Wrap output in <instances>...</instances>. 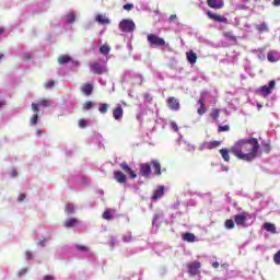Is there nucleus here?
I'll return each instance as SVG.
<instances>
[{
	"label": "nucleus",
	"instance_id": "1",
	"mask_svg": "<svg viewBox=\"0 0 280 280\" xmlns=\"http://www.w3.org/2000/svg\"><path fill=\"white\" fill-rule=\"evenodd\" d=\"M231 152L241 161H254L259 152V142L255 138L240 140L231 148Z\"/></svg>",
	"mask_w": 280,
	"mask_h": 280
},
{
	"label": "nucleus",
	"instance_id": "2",
	"mask_svg": "<svg viewBox=\"0 0 280 280\" xmlns=\"http://www.w3.org/2000/svg\"><path fill=\"white\" fill-rule=\"evenodd\" d=\"M119 30L120 32L131 33L135 32V30H137V25L135 24V21L130 19H125L120 21Z\"/></svg>",
	"mask_w": 280,
	"mask_h": 280
},
{
	"label": "nucleus",
	"instance_id": "3",
	"mask_svg": "<svg viewBox=\"0 0 280 280\" xmlns=\"http://www.w3.org/2000/svg\"><path fill=\"white\" fill-rule=\"evenodd\" d=\"M253 217L248 212H242L234 215V222L237 226H246L247 220H250Z\"/></svg>",
	"mask_w": 280,
	"mask_h": 280
},
{
	"label": "nucleus",
	"instance_id": "4",
	"mask_svg": "<svg viewBox=\"0 0 280 280\" xmlns=\"http://www.w3.org/2000/svg\"><path fill=\"white\" fill-rule=\"evenodd\" d=\"M147 38L151 47H163L165 45V39L156 36L155 34H149Z\"/></svg>",
	"mask_w": 280,
	"mask_h": 280
},
{
	"label": "nucleus",
	"instance_id": "5",
	"mask_svg": "<svg viewBox=\"0 0 280 280\" xmlns=\"http://www.w3.org/2000/svg\"><path fill=\"white\" fill-rule=\"evenodd\" d=\"M276 86V82L275 80H271L268 85H262L260 89H259V93H261V95H264V97L270 95V93H272V90L275 89Z\"/></svg>",
	"mask_w": 280,
	"mask_h": 280
},
{
	"label": "nucleus",
	"instance_id": "6",
	"mask_svg": "<svg viewBox=\"0 0 280 280\" xmlns=\"http://www.w3.org/2000/svg\"><path fill=\"white\" fill-rule=\"evenodd\" d=\"M90 69L92 71V73H96V75H102V73H106V71H108L106 69V66H102L97 62L90 65Z\"/></svg>",
	"mask_w": 280,
	"mask_h": 280
},
{
	"label": "nucleus",
	"instance_id": "7",
	"mask_svg": "<svg viewBox=\"0 0 280 280\" xmlns=\"http://www.w3.org/2000/svg\"><path fill=\"white\" fill-rule=\"evenodd\" d=\"M200 267H201L200 261H194V262L188 264L189 275H191V277H196V275H198V272H200Z\"/></svg>",
	"mask_w": 280,
	"mask_h": 280
},
{
	"label": "nucleus",
	"instance_id": "8",
	"mask_svg": "<svg viewBox=\"0 0 280 280\" xmlns=\"http://www.w3.org/2000/svg\"><path fill=\"white\" fill-rule=\"evenodd\" d=\"M62 21H63V23H66L67 25L73 24V22L75 21V13H74L73 11L67 12V13L62 16Z\"/></svg>",
	"mask_w": 280,
	"mask_h": 280
},
{
	"label": "nucleus",
	"instance_id": "9",
	"mask_svg": "<svg viewBox=\"0 0 280 280\" xmlns=\"http://www.w3.org/2000/svg\"><path fill=\"white\" fill-rule=\"evenodd\" d=\"M113 117L116 121H121L124 118V108L121 105H118L116 108L113 110Z\"/></svg>",
	"mask_w": 280,
	"mask_h": 280
},
{
	"label": "nucleus",
	"instance_id": "10",
	"mask_svg": "<svg viewBox=\"0 0 280 280\" xmlns=\"http://www.w3.org/2000/svg\"><path fill=\"white\" fill-rule=\"evenodd\" d=\"M267 60L269 62H279L280 60V52L277 50H271L267 54Z\"/></svg>",
	"mask_w": 280,
	"mask_h": 280
},
{
	"label": "nucleus",
	"instance_id": "11",
	"mask_svg": "<svg viewBox=\"0 0 280 280\" xmlns=\"http://www.w3.org/2000/svg\"><path fill=\"white\" fill-rule=\"evenodd\" d=\"M209 8H213L214 10H221V8H224V1L223 0H208Z\"/></svg>",
	"mask_w": 280,
	"mask_h": 280
},
{
	"label": "nucleus",
	"instance_id": "12",
	"mask_svg": "<svg viewBox=\"0 0 280 280\" xmlns=\"http://www.w3.org/2000/svg\"><path fill=\"white\" fill-rule=\"evenodd\" d=\"M221 143L222 142L220 141L205 142L203 144H201L200 150H213L215 148H219Z\"/></svg>",
	"mask_w": 280,
	"mask_h": 280
},
{
	"label": "nucleus",
	"instance_id": "13",
	"mask_svg": "<svg viewBox=\"0 0 280 280\" xmlns=\"http://www.w3.org/2000/svg\"><path fill=\"white\" fill-rule=\"evenodd\" d=\"M40 106H49V100L44 98V100L39 101L38 104L33 103L32 104V110L34 113H38V110H40Z\"/></svg>",
	"mask_w": 280,
	"mask_h": 280
},
{
	"label": "nucleus",
	"instance_id": "14",
	"mask_svg": "<svg viewBox=\"0 0 280 280\" xmlns=\"http://www.w3.org/2000/svg\"><path fill=\"white\" fill-rule=\"evenodd\" d=\"M167 104L168 108H171L172 110H178V108H180V103L175 97H170L167 100Z\"/></svg>",
	"mask_w": 280,
	"mask_h": 280
},
{
	"label": "nucleus",
	"instance_id": "15",
	"mask_svg": "<svg viewBox=\"0 0 280 280\" xmlns=\"http://www.w3.org/2000/svg\"><path fill=\"white\" fill-rule=\"evenodd\" d=\"M114 178L115 180H117V183H120V184H124L127 180L126 174H124L121 171H115Z\"/></svg>",
	"mask_w": 280,
	"mask_h": 280
},
{
	"label": "nucleus",
	"instance_id": "16",
	"mask_svg": "<svg viewBox=\"0 0 280 280\" xmlns=\"http://www.w3.org/2000/svg\"><path fill=\"white\" fill-rule=\"evenodd\" d=\"M121 170H124V172H126L128 175H130L131 178H137V174L135 173V171H132V168H130V166H128V164L126 162H122L120 164Z\"/></svg>",
	"mask_w": 280,
	"mask_h": 280
},
{
	"label": "nucleus",
	"instance_id": "17",
	"mask_svg": "<svg viewBox=\"0 0 280 280\" xmlns=\"http://www.w3.org/2000/svg\"><path fill=\"white\" fill-rule=\"evenodd\" d=\"M186 58L190 65H196L198 60V55H196L194 50H189L188 52H186Z\"/></svg>",
	"mask_w": 280,
	"mask_h": 280
},
{
	"label": "nucleus",
	"instance_id": "18",
	"mask_svg": "<svg viewBox=\"0 0 280 280\" xmlns=\"http://www.w3.org/2000/svg\"><path fill=\"white\" fill-rule=\"evenodd\" d=\"M80 223V221L77 218H72V219H68L63 222V226H66V229H72V226H78V224Z\"/></svg>",
	"mask_w": 280,
	"mask_h": 280
},
{
	"label": "nucleus",
	"instance_id": "19",
	"mask_svg": "<svg viewBox=\"0 0 280 280\" xmlns=\"http://www.w3.org/2000/svg\"><path fill=\"white\" fill-rule=\"evenodd\" d=\"M95 21L97 23H100L101 25H110V20L106 15H103V14L96 15Z\"/></svg>",
	"mask_w": 280,
	"mask_h": 280
},
{
	"label": "nucleus",
	"instance_id": "20",
	"mask_svg": "<svg viewBox=\"0 0 280 280\" xmlns=\"http://www.w3.org/2000/svg\"><path fill=\"white\" fill-rule=\"evenodd\" d=\"M165 194V187L160 186L159 189H156L152 196V200H159L160 198H163V195Z\"/></svg>",
	"mask_w": 280,
	"mask_h": 280
},
{
	"label": "nucleus",
	"instance_id": "21",
	"mask_svg": "<svg viewBox=\"0 0 280 280\" xmlns=\"http://www.w3.org/2000/svg\"><path fill=\"white\" fill-rule=\"evenodd\" d=\"M151 173H152V168L150 167V164L141 165L140 174H142V176H150Z\"/></svg>",
	"mask_w": 280,
	"mask_h": 280
},
{
	"label": "nucleus",
	"instance_id": "22",
	"mask_svg": "<svg viewBox=\"0 0 280 280\" xmlns=\"http://www.w3.org/2000/svg\"><path fill=\"white\" fill-rule=\"evenodd\" d=\"M81 92L84 95H91V93H93V85L92 84H84L81 86Z\"/></svg>",
	"mask_w": 280,
	"mask_h": 280
},
{
	"label": "nucleus",
	"instance_id": "23",
	"mask_svg": "<svg viewBox=\"0 0 280 280\" xmlns=\"http://www.w3.org/2000/svg\"><path fill=\"white\" fill-rule=\"evenodd\" d=\"M184 242H189V243H192V242H196V235L191 234V233H185L182 235Z\"/></svg>",
	"mask_w": 280,
	"mask_h": 280
},
{
	"label": "nucleus",
	"instance_id": "24",
	"mask_svg": "<svg viewBox=\"0 0 280 280\" xmlns=\"http://www.w3.org/2000/svg\"><path fill=\"white\" fill-rule=\"evenodd\" d=\"M199 104V108L197 109L198 115H205V113H207V108H205V101L202 98H200L198 101Z\"/></svg>",
	"mask_w": 280,
	"mask_h": 280
},
{
	"label": "nucleus",
	"instance_id": "25",
	"mask_svg": "<svg viewBox=\"0 0 280 280\" xmlns=\"http://www.w3.org/2000/svg\"><path fill=\"white\" fill-rule=\"evenodd\" d=\"M264 229L268 231V233H277V228L272 223H265Z\"/></svg>",
	"mask_w": 280,
	"mask_h": 280
},
{
	"label": "nucleus",
	"instance_id": "26",
	"mask_svg": "<svg viewBox=\"0 0 280 280\" xmlns=\"http://www.w3.org/2000/svg\"><path fill=\"white\" fill-rule=\"evenodd\" d=\"M220 154L223 161L229 162L231 160V156L229 155V149H221Z\"/></svg>",
	"mask_w": 280,
	"mask_h": 280
},
{
	"label": "nucleus",
	"instance_id": "27",
	"mask_svg": "<svg viewBox=\"0 0 280 280\" xmlns=\"http://www.w3.org/2000/svg\"><path fill=\"white\" fill-rule=\"evenodd\" d=\"M59 65H67V62H71V57L67 55H62L58 58Z\"/></svg>",
	"mask_w": 280,
	"mask_h": 280
},
{
	"label": "nucleus",
	"instance_id": "28",
	"mask_svg": "<svg viewBox=\"0 0 280 280\" xmlns=\"http://www.w3.org/2000/svg\"><path fill=\"white\" fill-rule=\"evenodd\" d=\"M152 165L155 170V174H158V176H161V163H159V161L156 160H153Z\"/></svg>",
	"mask_w": 280,
	"mask_h": 280
},
{
	"label": "nucleus",
	"instance_id": "29",
	"mask_svg": "<svg viewBox=\"0 0 280 280\" xmlns=\"http://www.w3.org/2000/svg\"><path fill=\"white\" fill-rule=\"evenodd\" d=\"M66 213L68 215H71V213H75V206H73V203H68L66 206Z\"/></svg>",
	"mask_w": 280,
	"mask_h": 280
},
{
	"label": "nucleus",
	"instance_id": "30",
	"mask_svg": "<svg viewBox=\"0 0 280 280\" xmlns=\"http://www.w3.org/2000/svg\"><path fill=\"white\" fill-rule=\"evenodd\" d=\"M100 52L103 54V56H108V54H110V48L108 45H103L100 48Z\"/></svg>",
	"mask_w": 280,
	"mask_h": 280
},
{
	"label": "nucleus",
	"instance_id": "31",
	"mask_svg": "<svg viewBox=\"0 0 280 280\" xmlns=\"http://www.w3.org/2000/svg\"><path fill=\"white\" fill-rule=\"evenodd\" d=\"M256 30L258 32H268V24H266L265 22L261 24L256 25Z\"/></svg>",
	"mask_w": 280,
	"mask_h": 280
},
{
	"label": "nucleus",
	"instance_id": "32",
	"mask_svg": "<svg viewBox=\"0 0 280 280\" xmlns=\"http://www.w3.org/2000/svg\"><path fill=\"white\" fill-rule=\"evenodd\" d=\"M30 124L31 126H36V124H38V112H35V114L31 117Z\"/></svg>",
	"mask_w": 280,
	"mask_h": 280
},
{
	"label": "nucleus",
	"instance_id": "33",
	"mask_svg": "<svg viewBox=\"0 0 280 280\" xmlns=\"http://www.w3.org/2000/svg\"><path fill=\"white\" fill-rule=\"evenodd\" d=\"M225 229H228V230L235 229V222L232 219L226 220Z\"/></svg>",
	"mask_w": 280,
	"mask_h": 280
},
{
	"label": "nucleus",
	"instance_id": "34",
	"mask_svg": "<svg viewBox=\"0 0 280 280\" xmlns=\"http://www.w3.org/2000/svg\"><path fill=\"white\" fill-rule=\"evenodd\" d=\"M103 219L104 220H113V212H110V210H105L103 213Z\"/></svg>",
	"mask_w": 280,
	"mask_h": 280
},
{
	"label": "nucleus",
	"instance_id": "35",
	"mask_svg": "<svg viewBox=\"0 0 280 280\" xmlns=\"http://www.w3.org/2000/svg\"><path fill=\"white\" fill-rule=\"evenodd\" d=\"M98 110H100V113H102V115H105V113H108V104L102 103Z\"/></svg>",
	"mask_w": 280,
	"mask_h": 280
},
{
	"label": "nucleus",
	"instance_id": "36",
	"mask_svg": "<svg viewBox=\"0 0 280 280\" xmlns=\"http://www.w3.org/2000/svg\"><path fill=\"white\" fill-rule=\"evenodd\" d=\"M273 261H275V264H277L278 266H280V250L275 254V256H273Z\"/></svg>",
	"mask_w": 280,
	"mask_h": 280
},
{
	"label": "nucleus",
	"instance_id": "37",
	"mask_svg": "<svg viewBox=\"0 0 280 280\" xmlns=\"http://www.w3.org/2000/svg\"><path fill=\"white\" fill-rule=\"evenodd\" d=\"M124 242H132V234L127 233L126 235L122 236Z\"/></svg>",
	"mask_w": 280,
	"mask_h": 280
},
{
	"label": "nucleus",
	"instance_id": "38",
	"mask_svg": "<svg viewBox=\"0 0 280 280\" xmlns=\"http://www.w3.org/2000/svg\"><path fill=\"white\" fill-rule=\"evenodd\" d=\"M55 85H56V82L54 81H48L44 84L45 89H54Z\"/></svg>",
	"mask_w": 280,
	"mask_h": 280
},
{
	"label": "nucleus",
	"instance_id": "39",
	"mask_svg": "<svg viewBox=\"0 0 280 280\" xmlns=\"http://www.w3.org/2000/svg\"><path fill=\"white\" fill-rule=\"evenodd\" d=\"M217 21L218 23H228L226 18L222 16V15H217Z\"/></svg>",
	"mask_w": 280,
	"mask_h": 280
},
{
	"label": "nucleus",
	"instance_id": "40",
	"mask_svg": "<svg viewBox=\"0 0 280 280\" xmlns=\"http://www.w3.org/2000/svg\"><path fill=\"white\" fill-rule=\"evenodd\" d=\"M211 117H212V119H218L220 117V110L219 109H214L211 113Z\"/></svg>",
	"mask_w": 280,
	"mask_h": 280
},
{
	"label": "nucleus",
	"instance_id": "41",
	"mask_svg": "<svg viewBox=\"0 0 280 280\" xmlns=\"http://www.w3.org/2000/svg\"><path fill=\"white\" fill-rule=\"evenodd\" d=\"M84 110H91V108H93V102H86L83 105Z\"/></svg>",
	"mask_w": 280,
	"mask_h": 280
},
{
	"label": "nucleus",
	"instance_id": "42",
	"mask_svg": "<svg viewBox=\"0 0 280 280\" xmlns=\"http://www.w3.org/2000/svg\"><path fill=\"white\" fill-rule=\"evenodd\" d=\"M207 14H208L209 19H211L212 21H217L218 14H215L211 11H208Z\"/></svg>",
	"mask_w": 280,
	"mask_h": 280
},
{
	"label": "nucleus",
	"instance_id": "43",
	"mask_svg": "<svg viewBox=\"0 0 280 280\" xmlns=\"http://www.w3.org/2000/svg\"><path fill=\"white\" fill-rule=\"evenodd\" d=\"M170 126L175 132H178V125L175 121H171Z\"/></svg>",
	"mask_w": 280,
	"mask_h": 280
},
{
	"label": "nucleus",
	"instance_id": "44",
	"mask_svg": "<svg viewBox=\"0 0 280 280\" xmlns=\"http://www.w3.org/2000/svg\"><path fill=\"white\" fill-rule=\"evenodd\" d=\"M25 259L27 260L34 259V254L30 250L25 252Z\"/></svg>",
	"mask_w": 280,
	"mask_h": 280
},
{
	"label": "nucleus",
	"instance_id": "45",
	"mask_svg": "<svg viewBox=\"0 0 280 280\" xmlns=\"http://www.w3.org/2000/svg\"><path fill=\"white\" fill-rule=\"evenodd\" d=\"M132 8H135V4H132V3H127L124 5V10H126L127 12H130V10H132Z\"/></svg>",
	"mask_w": 280,
	"mask_h": 280
},
{
	"label": "nucleus",
	"instance_id": "46",
	"mask_svg": "<svg viewBox=\"0 0 280 280\" xmlns=\"http://www.w3.org/2000/svg\"><path fill=\"white\" fill-rule=\"evenodd\" d=\"M79 127H80V128H86V120L80 119V120H79Z\"/></svg>",
	"mask_w": 280,
	"mask_h": 280
},
{
	"label": "nucleus",
	"instance_id": "47",
	"mask_svg": "<svg viewBox=\"0 0 280 280\" xmlns=\"http://www.w3.org/2000/svg\"><path fill=\"white\" fill-rule=\"evenodd\" d=\"M219 130H220V132H226V131H229V126H228V125H225V126H220V127H219Z\"/></svg>",
	"mask_w": 280,
	"mask_h": 280
},
{
	"label": "nucleus",
	"instance_id": "48",
	"mask_svg": "<svg viewBox=\"0 0 280 280\" xmlns=\"http://www.w3.org/2000/svg\"><path fill=\"white\" fill-rule=\"evenodd\" d=\"M176 19H178V16L176 14H173L168 18L170 23H173V21H176Z\"/></svg>",
	"mask_w": 280,
	"mask_h": 280
},
{
	"label": "nucleus",
	"instance_id": "49",
	"mask_svg": "<svg viewBox=\"0 0 280 280\" xmlns=\"http://www.w3.org/2000/svg\"><path fill=\"white\" fill-rule=\"evenodd\" d=\"M26 272H27V268L20 270L19 277H23V275H25Z\"/></svg>",
	"mask_w": 280,
	"mask_h": 280
},
{
	"label": "nucleus",
	"instance_id": "50",
	"mask_svg": "<svg viewBox=\"0 0 280 280\" xmlns=\"http://www.w3.org/2000/svg\"><path fill=\"white\" fill-rule=\"evenodd\" d=\"M159 218H161V214H155L153 218V224H156V222L159 221Z\"/></svg>",
	"mask_w": 280,
	"mask_h": 280
},
{
	"label": "nucleus",
	"instance_id": "51",
	"mask_svg": "<svg viewBox=\"0 0 280 280\" xmlns=\"http://www.w3.org/2000/svg\"><path fill=\"white\" fill-rule=\"evenodd\" d=\"M19 202H23L25 200V195H20L18 198Z\"/></svg>",
	"mask_w": 280,
	"mask_h": 280
},
{
	"label": "nucleus",
	"instance_id": "52",
	"mask_svg": "<svg viewBox=\"0 0 280 280\" xmlns=\"http://www.w3.org/2000/svg\"><path fill=\"white\" fill-rule=\"evenodd\" d=\"M196 150V147L188 144V152H194Z\"/></svg>",
	"mask_w": 280,
	"mask_h": 280
},
{
	"label": "nucleus",
	"instance_id": "53",
	"mask_svg": "<svg viewBox=\"0 0 280 280\" xmlns=\"http://www.w3.org/2000/svg\"><path fill=\"white\" fill-rule=\"evenodd\" d=\"M212 268H220V262L214 261V262L212 264Z\"/></svg>",
	"mask_w": 280,
	"mask_h": 280
},
{
	"label": "nucleus",
	"instance_id": "54",
	"mask_svg": "<svg viewBox=\"0 0 280 280\" xmlns=\"http://www.w3.org/2000/svg\"><path fill=\"white\" fill-rule=\"evenodd\" d=\"M273 5H276V8H278L280 5V0H273Z\"/></svg>",
	"mask_w": 280,
	"mask_h": 280
},
{
	"label": "nucleus",
	"instance_id": "55",
	"mask_svg": "<svg viewBox=\"0 0 280 280\" xmlns=\"http://www.w3.org/2000/svg\"><path fill=\"white\" fill-rule=\"evenodd\" d=\"M44 280H54V277H52V276H46V277L44 278Z\"/></svg>",
	"mask_w": 280,
	"mask_h": 280
},
{
	"label": "nucleus",
	"instance_id": "56",
	"mask_svg": "<svg viewBox=\"0 0 280 280\" xmlns=\"http://www.w3.org/2000/svg\"><path fill=\"white\" fill-rule=\"evenodd\" d=\"M24 58H25L26 60H30V59L32 58V56H31L30 54H26V55H24Z\"/></svg>",
	"mask_w": 280,
	"mask_h": 280
},
{
	"label": "nucleus",
	"instance_id": "57",
	"mask_svg": "<svg viewBox=\"0 0 280 280\" xmlns=\"http://www.w3.org/2000/svg\"><path fill=\"white\" fill-rule=\"evenodd\" d=\"M79 250H86L85 246H78Z\"/></svg>",
	"mask_w": 280,
	"mask_h": 280
},
{
	"label": "nucleus",
	"instance_id": "58",
	"mask_svg": "<svg viewBox=\"0 0 280 280\" xmlns=\"http://www.w3.org/2000/svg\"><path fill=\"white\" fill-rule=\"evenodd\" d=\"M16 174H18V173H16V170H13V171H12V176L14 177V176H16Z\"/></svg>",
	"mask_w": 280,
	"mask_h": 280
},
{
	"label": "nucleus",
	"instance_id": "59",
	"mask_svg": "<svg viewBox=\"0 0 280 280\" xmlns=\"http://www.w3.org/2000/svg\"><path fill=\"white\" fill-rule=\"evenodd\" d=\"M3 106H5L4 102H0V108H3Z\"/></svg>",
	"mask_w": 280,
	"mask_h": 280
},
{
	"label": "nucleus",
	"instance_id": "60",
	"mask_svg": "<svg viewBox=\"0 0 280 280\" xmlns=\"http://www.w3.org/2000/svg\"><path fill=\"white\" fill-rule=\"evenodd\" d=\"M257 108H264V105L257 104Z\"/></svg>",
	"mask_w": 280,
	"mask_h": 280
},
{
	"label": "nucleus",
	"instance_id": "61",
	"mask_svg": "<svg viewBox=\"0 0 280 280\" xmlns=\"http://www.w3.org/2000/svg\"><path fill=\"white\" fill-rule=\"evenodd\" d=\"M45 242H47V240H44L43 242H40L39 246H43Z\"/></svg>",
	"mask_w": 280,
	"mask_h": 280
},
{
	"label": "nucleus",
	"instance_id": "62",
	"mask_svg": "<svg viewBox=\"0 0 280 280\" xmlns=\"http://www.w3.org/2000/svg\"><path fill=\"white\" fill-rule=\"evenodd\" d=\"M37 137H40V130L36 131Z\"/></svg>",
	"mask_w": 280,
	"mask_h": 280
},
{
	"label": "nucleus",
	"instance_id": "63",
	"mask_svg": "<svg viewBox=\"0 0 280 280\" xmlns=\"http://www.w3.org/2000/svg\"><path fill=\"white\" fill-rule=\"evenodd\" d=\"M0 60H3V54H0Z\"/></svg>",
	"mask_w": 280,
	"mask_h": 280
},
{
	"label": "nucleus",
	"instance_id": "64",
	"mask_svg": "<svg viewBox=\"0 0 280 280\" xmlns=\"http://www.w3.org/2000/svg\"><path fill=\"white\" fill-rule=\"evenodd\" d=\"M266 150H267V152H270V147L267 145V149H266Z\"/></svg>",
	"mask_w": 280,
	"mask_h": 280
}]
</instances>
